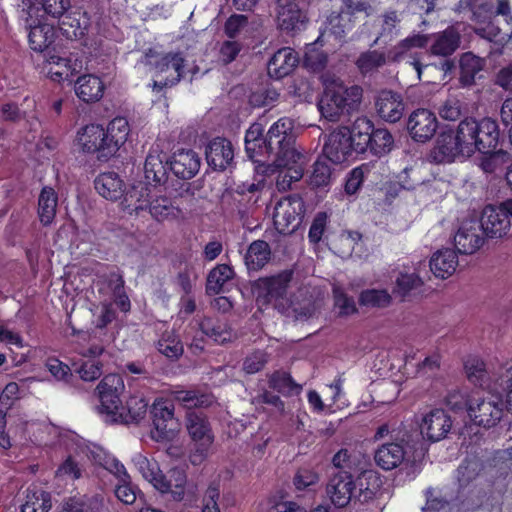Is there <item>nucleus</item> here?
<instances>
[{
    "label": "nucleus",
    "mask_w": 512,
    "mask_h": 512,
    "mask_svg": "<svg viewBox=\"0 0 512 512\" xmlns=\"http://www.w3.org/2000/svg\"><path fill=\"white\" fill-rule=\"evenodd\" d=\"M378 487V478L373 471L362 472L356 484L350 471L340 470L330 478L326 492L336 507L343 508L351 502H369L375 497Z\"/></svg>",
    "instance_id": "1"
},
{
    "label": "nucleus",
    "mask_w": 512,
    "mask_h": 512,
    "mask_svg": "<svg viewBox=\"0 0 512 512\" xmlns=\"http://www.w3.org/2000/svg\"><path fill=\"white\" fill-rule=\"evenodd\" d=\"M363 90L358 85L345 86L340 81L329 84L318 102L319 111L325 119L336 122L344 114L356 110L362 99Z\"/></svg>",
    "instance_id": "2"
},
{
    "label": "nucleus",
    "mask_w": 512,
    "mask_h": 512,
    "mask_svg": "<svg viewBox=\"0 0 512 512\" xmlns=\"http://www.w3.org/2000/svg\"><path fill=\"white\" fill-rule=\"evenodd\" d=\"M295 133L294 121L289 117H282L276 121L266 134L268 151L274 156V165H287V159L299 157L294 148Z\"/></svg>",
    "instance_id": "3"
},
{
    "label": "nucleus",
    "mask_w": 512,
    "mask_h": 512,
    "mask_svg": "<svg viewBox=\"0 0 512 512\" xmlns=\"http://www.w3.org/2000/svg\"><path fill=\"white\" fill-rule=\"evenodd\" d=\"M186 428L194 442V448L189 455V460L195 466L200 465L208 456L214 441L210 423L203 413L188 411L186 414Z\"/></svg>",
    "instance_id": "4"
},
{
    "label": "nucleus",
    "mask_w": 512,
    "mask_h": 512,
    "mask_svg": "<svg viewBox=\"0 0 512 512\" xmlns=\"http://www.w3.org/2000/svg\"><path fill=\"white\" fill-rule=\"evenodd\" d=\"M153 428L151 438L157 442L170 441L180 431V422L175 416L173 400L156 399L150 409Z\"/></svg>",
    "instance_id": "5"
},
{
    "label": "nucleus",
    "mask_w": 512,
    "mask_h": 512,
    "mask_svg": "<svg viewBox=\"0 0 512 512\" xmlns=\"http://www.w3.org/2000/svg\"><path fill=\"white\" fill-rule=\"evenodd\" d=\"M123 390L124 382L118 374H108L98 384L96 391L100 404L97 410L105 422H117L118 414L123 410L120 400Z\"/></svg>",
    "instance_id": "6"
},
{
    "label": "nucleus",
    "mask_w": 512,
    "mask_h": 512,
    "mask_svg": "<svg viewBox=\"0 0 512 512\" xmlns=\"http://www.w3.org/2000/svg\"><path fill=\"white\" fill-rule=\"evenodd\" d=\"M469 128L463 127L462 121L455 132L442 133L435 148V158L439 162H452L457 157H470L472 155L469 141Z\"/></svg>",
    "instance_id": "7"
},
{
    "label": "nucleus",
    "mask_w": 512,
    "mask_h": 512,
    "mask_svg": "<svg viewBox=\"0 0 512 512\" xmlns=\"http://www.w3.org/2000/svg\"><path fill=\"white\" fill-rule=\"evenodd\" d=\"M463 127L469 128L471 140L469 146L472 155L478 152H486L495 150L500 139V130L498 123L491 118H483L476 121L473 118H465L462 120Z\"/></svg>",
    "instance_id": "8"
},
{
    "label": "nucleus",
    "mask_w": 512,
    "mask_h": 512,
    "mask_svg": "<svg viewBox=\"0 0 512 512\" xmlns=\"http://www.w3.org/2000/svg\"><path fill=\"white\" fill-rule=\"evenodd\" d=\"M305 205L298 195L280 199L274 207L273 223L280 234L293 233L302 221Z\"/></svg>",
    "instance_id": "9"
},
{
    "label": "nucleus",
    "mask_w": 512,
    "mask_h": 512,
    "mask_svg": "<svg viewBox=\"0 0 512 512\" xmlns=\"http://www.w3.org/2000/svg\"><path fill=\"white\" fill-rule=\"evenodd\" d=\"M293 278L292 270H283L276 275L261 277L253 283L257 299L263 303L275 302L276 305L286 299L289 284Z\"/></svg>",
    "instance_id": "10"
},
{
    "label": "nucleus",
    "mask_w": 512,
    "mask_h": 512,
    "mask_svg": "<svg viewBox=\"0 0 512 512\" xmlns=\"http://www.w3.org/2000/svg\"><path fill=\"white\" fill-rule=\"evenodd\" d=\"M499 395L475 399L468 407V415L475 425L484 428L494 427L502 418L504 403Z\"/></svg>",
    "instance_id": "11"
},
{
    "label": "nucleus",
    "mask_w": 512,
    "mask_h": 512,
    "mask_svg": "<svg viewBox=\"0 0 512 512\" xmlns=\"http://www.w3.org/2000/svg\"><path fill=\"white\" fill-rule=\"evenodd\" d=\"M374 460L380 468L386 471L401 465L409 466L414 463L410 447L403 440L385 443L378 447L375 451Z\"/></svg>",
    "instance_id": "12"
},
{
    "label": "nucleus",
    "mask_w": 512,
    "mask_h": 512,
    "mask_svg": "<svg viewBox=\"0 0 512 512\" xmlns=\"http://www.w3.org/2000/svg\"><path fill=\"white\" fill-rule=\"evenodd\" d=\"M438 120L433 112L420 108L413 111L407 121V130L411 138L424 143L430 140L436 133Z\"/></svg>",
    "instance_id": "13"
},
{
    "label": "nucleus",
    "mask_w": 512,
    "mask_h": 512,
    "mask_svg": "<svg viewBox=\"0 0 512 512\" xmlns=\"http://www.w3.org/2000/svg\"><path fill=\"white\" fill-rule=\"evenodd\" d=\"M374 106L378 116L389 123L399 121L405 110L402 95L388 89H383L375 95Z\"/></svg>",
    "instance_id": "14"
},
{
    "label": "nucleus",
    "mask_w": 512,
    "mask_h": 512,
    "mask_svg": "<svg viewBox=\"0 0 512 512\" xmlns=\"http://www.w3.org/2000/svg\"><path fill=\"white\" fill-rule=\"evenodd\" d=\"M77 141L84 152L96 153L99 160H107L113 156L107 152L109 143L106 141L105 129L101 125L85 126L78 132Z\"/></svg>",
    "instance_id": "15"
},
{
    "label": "nucleus",
    "mask_w": 512,
    "mask_h": 512,
    "mask_svg": "<svg viewBox=\"0 0 512 512\" xmlns=\"http://www.w3.org/2000/svg\"><path fill=\"white\" fill-rule=\"evenodd\" d=\"M455 248L461 254H473L484 244L478 220L463 221L454 236Z\"/></svg>",
    "instance_id": "16"
},
{
    "label": "nucleus",
    "mask_w": 512,
    "mask_h": 512,
    "mask_svg": "<svg viewBox=\"0 0 512 512\" xmlns=\"http://www.w3.org/2000/svg\"><path fill=\"white\" fill-rule=\"evenodd\" d=\"M452 428V419L443 409L435 408L426 413L420 424L421 434L432 442L444 439Z\"/></svg>",
    "instance_id": "17"
},
{
    "label": "nucleus",
    "mask_w": 512,
    "mask_h": 512,
    "mask_svg": "<svg viewBox=\"0 0 512 512\" xmlns=\"http://www.w3.org/2000/svg\"><path fill=\"white\" fill-rule=\"evenodd\" d=\"M482 233L490 238H501L510 228V219L505 211L494 205H487L478 220Z\"/></svg>",
    "instance_id": "18"
},
{
    "label": "nucleus",
    "mask_w": 512,
    "mask_h": 512,
    "mask_svg": "<svg viewBox=\"0 0 512 512\" xmlns=\"http://www.w3.org/2000/svg\"><path fill=\"white\" fill-rule=\"evenodd\" d=\"M487 61L473 52H465L459 58V83L464 88H470L484 78Z\"/></svg>",
    "instance_id": "19"
},
{
    "label": "nucleus",
    "mask_w": 512,
    "mask_h": 512,
    "mask_svg": "<svg viewBox=\"0 0 512 512\" xmlns=\"http://www.w3.org/2000/svg\"><path fill=\"white\" fill-rule=\"evenodd\" d=\"M350 138L347 127L330 133L323 147L325 158L334 164L346 161L353 152L349 142Z\"/></svg>",
    "instance_id": "20"
},
{
    "label": "nucleus",
    "mask_w": 512,
    "mask_h": 512,
    "mask_svg": "<svg viewBox=\"0 0 512 512\" xmlns=\"http://www.w3.org/2000/svg\"><path fill=\"white\" fill-rule=\"evenodd\" d=\"M205 155L207 163L211 168L224 171L233 162L234 149L229 140L217 137L208 143Z\"/></svg>",
    "instance_id": "21"
},
{
    "label": "nucleus",
    "mask_w": 512,
    "mask_h": 512,
    "mask_svg": "<svg viewBox=\"0 0 512 512\" xmlns=\"http://www.w3.org/2000/svg\"><path fill=\"white\" fill-rule=\"evenodd\" d=\"M201 160L193 150H179L172 156L169 169L181 179L193 178L200 169Z\"/></svg>",
    "instance_id": "22"
},
{
    "label": "nucleus",
    "mask_w": 512,
    "mask_h": 512,
    "mask_svg": "<svg viewBox=\"0 0 512 512\" xmlns=\"http://www.w3.org/2000/svg\"><path fill=\"white\" fill-rule=\"evenodd\" d=\"M34 10L35 8L33 7H29L28 10V16L31 20L28 34L29 44L32 50L43 52L54 42L55 30L53 25L42 23L40 20L35 24V21L32 19ZM36 10L38 11L39 9L36 8Z\"/></svg>",
    "instance_id": "23"
},
{
    "label": "nucleus",
    "mask_w": 512,
    "mask_h": 512,
    "mask_svg": "<svg viewBox=\"0 0 512 512\" xmlns=\"http://www.w3.org/2000/svg\"><path fill=\"white\" fill-rule=\"evenodd\" d=\"M121 206L128 214L139 215L146 211L150 200V189L141 181L131 185L124 193Z\"/></svg>",
    "instance_id": "24"
},
{
    "label": "nucleus",
    "mask_w": 512,
    "mask_h": 512,
    "mask_svg": "<svg viewBox=\"0 0 512 512\" xmlns=\"http://www.w3.org/2000/svg\"><path fill=\"white\" fill-rule=\"evenodd\" d=\"M461 43V35L454 27L430 36V52L435 56L448 57L452 55Z\"/></svg>",
    "instance_id": "25"
},
{
    "label": "nucleus",
    "mask_w": 512,
    "mask_h": 512,
    "mask_svg": "<svg viewBox=\"0 0 512 512\" xmlns=\"http://www.w3.org/2000/svg\"><path fill=\"white\" fill-rule=\"evenodd\" d=\"M104 506L101 494H83L64 499L58 512H102Z\"/></svg>",
    "instance_id": "26"
},
{
    "label": "nucleus",
    "mask_w": 512,
    "mask_h": 512,
    "mask_svg": "<svg viewBox=\"0 0 512 512\" xmlns=\"http://www.w3.org/2000/svg\"><path fill=\"white\" fill-rule=\"evenodd\" d=\"M298 63V57L293 49H279L268 62V73L271 77L281 79L289 75Z\"/></svg>",
    "instance_id": "27"
},
{
    "label": "nucleus",
    "mask_w": 512,
    "mask_h": 512,
    "mask_svg": "<svg viewBox=\"0 0 512 512\" xmlns=\"http://www.w3.org/2000/svg\"><path fill=\"white\" fill-rule=\"evenodd\" d=\"M132 463L142 477L148 481L155 489H166L167 486L163 482V473L159 464L154 459H149L142 453H136L132 457Z\"/></svg>",
    "instance_id": "28"
},
{
    "label": "nucleus",
    "mask_w": 512,
    "mask_h": 512,
    "mask_svg": "<svg viewBox=\"0 0 512 512\" xmlns=\"http://www.w3.org/2000/svg\"><path fill=\"white\" fill-rule=\"evenodd\" d=\"M75 93L83 102H96L103 96L104 84L98 76L86 74L76 80Z\"/></svg>",
    "instance_id": "29"
},
{
    "label": "nucleus",
    "mask_w": 512,
    "mask_h": 512,
    "mask_svg": "<svg viewBox=\"0 0 512 512\" xmlns=\"http://www.w3.org/2000/svg\"><path fill=\"white\" fill-rule=\"evenodd\" d=\"M372 130L373 124L369 119L358 118L355 120L352 128H348V134L351 137L349 142L353 151L364 153L370 148Z\"/></svg>",
    "instance_id": "30"
},
{
    "label": "nucleus",
    "mask_w": 512,
    "mask_h": 512,
    "mask_svg": "<svg viewBox=\"0 0 512 512\" xmlns=\"http://www.w3.org/2000/svg\"><path fill=\"white\" fill-rule=\"evenodd\" d=\"M61 18L59 29L67 39H80L86 34L89 26V19L86 13L73 12L64 14Z\"/></svg>",
    "instance_id": "31"
},
{
    "label": "nucleus",
    "mask_w": 512,
    "mask_h": 512,
    "mask_svg": "<svg viewBox=\"0 0 512 512\" xmlns=\"http://www.w3.org/2000/svg\"><path fill=\"white\" fill-rule=\"evenodd\" d=\"M96 191L105 199L116 201L122 198L124 184L118 174L107 172L100 174L94 181Z\"/></svg>",
    "instance_id": "32"
},
{
    "label": "nucleus",
    "mask_w": 512,
    "mask_h": 512,
    "mask_svg": "<svg viewBox=\"0 0 512 512\" xmlns=\"http://www.w3.org/2000/svg\"><path fill=\"white\" fill-rule=\"evenodd\" d=\"M457 265V254L450 248L437 251L430 260L432 273L442 279L451 276L455 272Z\"/></svg>",
    "instance_id": "33"
},
{
    "label": "nucleus",
    "mask_w": 512,
    "mask_h": 512,
    "mask_svg": "<svg viewBox=\"0 0 512 512\" xmlns=\"http://www.w3.org/2000/svg\"><path fill=\"white\" fill-rule=\"evenodd\" d=\"M130 132L129 123L124 117H116L111 120L105 129L106 141L109 143L108 153H115L127 141Z\"/></svg>",
    "instance_id": "34"
},
{
    "label": "nucleus",
    "mask_w": 512,
    "mask_h": 512,
    "mask_svg": "<svg viewBox=\"0 0 512 512\" xmlns=\"http://www.w3.org/2000/svg\"><path fill=\"white\" fill-rule=\"evenodd\" d=\"M287 160V165H275L277 168L282 169L276 181L278 190L290 188L292 182L299 181L304 174V156L302 154L299 157L288 158Z\"/></svg>",
    "instance_id": "35"
},
{
    "label": "nucleus",
    "mask_w": 512,
    "mask_h": 512,
    "mask_svg": "<svg viewBox=\"0 0 512 512\" xmlns=\"http://www.w3.org/2000/svg\"><path fill=\"white\" fill-rule=\"evenodd\" d=\"M169 163L166 161V156L161 155L158 151H151L144 163V174L148 181H152L156 184H163L167 180L168 166Z\"/></svg>",
    "instance_id": "36"
},
{
    "label": "nucleus",
    "mask_w": 512,
    "mask_h": 512,
    "mask_svg": "<svg viewBox=\"0 0 512 512\" xmlns=\"http://www.w3.org/2000/svg\"><path fill=\"white\" fill-rule=\"evenodd\" d=\"M198 325L203 334L218 344L229 342L234 337L232 328L225 321L204 317Z\"/></svg>",
    "instance_id": "37"
},
{
    "label": "nucleus",
    "mask_w": 512,
    "mask_h": 512,
    "mask_svg": "<svg viewBox=\"0 0 512 512\" xmlns=\"http://www.w3.org/2000/svg\"><path fill=\"white\" fill-rule=\"evenodd\" d=\"M172 400L191 411L192 408H207L214 403L212 394L198 390H175L171 393Z\"/></svg>",
    "instance_id": "38"
},
{
    "label": "nucleus",
    "mask_w": 512,
    "mask_h": 512,
    "mask_svg": "<svg viewBox=\"0 0 512 512\" xmlns=\"http://www.w3.org/2000/svg\"><path fill=\"white\" fill-rule=\"evenodd\" d=\"M271 250L269 244L263 240L252 242L245 254V264L249 271H258L262 269L270 260Z\"/></svg>",
    "instance_id": "39"
},
{
    "label": "nucleus",
    "mask_w": 512,
    "mask_h": 512,
    "mask_svg": "<svg viewBox=\"0 0 512 512\" xmlns=\"http://www.w3.org/2000/svg\"><path fill=\"white\" fill-rule=\"evenodd\" d=\"M51 508L52 501L49 492L37 487H29L26 490L25 500L21 505L22 512H49Z\"/></svg>",
    "instance_id": "40"
},
{
    "label": "nucleus",
    "mask_w": 512,
    "mask_h": 512,
    "mask_svg": "<svg viewBox=\"0 0 512 512\" xmlns=\"http://www.w3.org/2000/svg\"><path fill=\"white\" fill-rule=\"evenodd\" d=\"M480 153L478 166L486 174L501 172L512 160L510 154L502 149Z\"/></svg>",
    "instance_id": "41"
},
{
    "label": "nucleus",
    "mask_w": 512,
    "mask_h": 512,
    "mask_svg": "<svg viewBox=\"0 0 512 512\" xmlns=\"http://www.w3.org/2000/svg\"><path fill=\"white\" fill-rule=\"evenodd\" d=\"M147 407L148 402L143 397H130L126 402V406L123 407V410H120L116 423H138L145 417Z\"/></svg>",
    "instance_id": "42"
},
{
    "label": "nucleus",
    "mask_w": 512,
    "mask_h": 512,
    "mask_svg": "<svg viewBox=\"0 0 512 512\" xmlns=\"http://www.w3.org/2000/svg\"><path fill=\"white\" fill-rule=\"evenodd\" d=\"M465 369L468 379L473 384L495 390V378L498 377L500 368L490 376L484 363L479 359H473L466 362Z\"/></svg>",
    "instance_id": "43"
},
{
    "label": "nucleus",
    "mask_w": 512,
    "mask_h": 512,
    "mask_svg": "<svg viewBox=\"0 0 512 512\" xmlns=\"http://www.w3.org/2000/svg\"><path fill=\"white\" fill-rule=\"evenodd\" d=\"M163 482L167 488L157 489L160 493H170L175 501L184 500L187 476L183 469L173 468L168 472V476L163 474Z\"/></svg>",
    "instance_id": "44"
},
{
    "label": "nucleus",
    "mask_w": 512,
    "mask_h": 512,
    "mask_svg": "<svg viewBox=\"0 0 512 512\" xmlns=\"http://www.w3.org/2000/svg\"><path fill=\"white\" fill-rule=\"evenodd\" d=\"M58 196L51 187H44L38 198V216L43 225H49L55 218Z\"/></svg>",
    "instance_id": "45"
},
{
    "label": "nucleus",
    "mask_w": 512,
    "mask_h": 512,
    "mask_svg": "<svg viewBox=\"0 0 512 512\" xmlns=\"http://www.w3.org/2000/svg\"><path fill=\"white\" fill-rule=\"evenodd\" d=\"M184 58L181 53H166L158 57L153 63L156 77H160L163 73H169L168 76L179 74V80L183 76Z\"/></svg>",
    "instance_id": "46"
},
{
    "label": "nucleus",
    "mask_w": 512,
    "mask_h": 512,
    "mask_svg": "<svg viewBox=\"0 0 512 512\" xmlns=\"http://www.w3.org/2000/svg\"><path fill=\"white\" fill-rule=\"evenodd\" d=\"M234 277L233 269L227 264H219L214 267L207 276L206 293L208 295L219 294L225 283Z\"/></svg>",
    "instance_id": "47"
},
{
    "label": "nucleus",
    "mask_w": 512,
    "mask_h": 512,
    "mask_svg": "<svg viewBox=\"0 0 512 512\" xmlns=\"http://www.w3.org/2000/svg\"><path fill=\"white\" fill-rule=\"evenodd\" d=\"M147 210L157 221H163L168 218L178 216L180 210L172 204L170 198L165 195L150 197Z\"/></svg>",
    "instance_id": "48"
},
{
    "label": "nucleus",
    "mask_w": 512,
    "mask_h": 512,
    "mask_svg": "<svg viewBox=\"0 0 512 512\" xmlns=\"http://www.w3.org/2000/svg\"><path fill=\"white\" fill-rule=\"evenodd\" d=\"M269 387L283 396L299 395L302 386L296 383L291 375L285 371H276L269 377Z\"/></svg>",
    "instance_id": "49"
},
{
    "label": "nucleus",
    "mask_w": 512,
    "mask_h": 512,
    "mask_svg": "<svg viewBox=\"0 0 512 512\" xmlns=\"http://www.w3.org/2000/svg\"><path fill=\"white\" fill-rule=\"evenodd\" d=\"M353 26L354 19L340 10L331 13L327 18L326 31L334 35L336 39H342L347 32L352 30Z\"/></svg>",
    "instance_id": "50"
},
{
    "label": "nucleus",
    "mask_w": 512,
    "mask_h": 512,
    "mask_svg": "<svg viewBox=\"0 0 512 512\" xmlns=\"http://www.w3.org/2000/svg\"><path fill=\"white\" fill-rule=\"evenodd\" d=\"M277 21L281 30L287 32L297 31L303 27L306 16L298 6L277 12Z\"/></svg>",
    "instance_id": "51"
},
{
    "label": "nucleus",
    "mask_w": 512,
    "mask_h": 512,
    "mask_svg": "<svg viewBox=\"0 0 512 512\" xmlns=\"http://www.w3.org/2000/svg\"><path fill=\"white\" fill-rule=\"evenodd\" d=\"M386 63L384 52L378 50H368L359 55L356 60V66L361 74H369L377 71Z\"/></svg>",
    "instance_id": "52"
},
{
    "label": "nucleus",
    "mask_w": 512,
    "mask_h": 512,
    "mask_svg": "<svg viewBox=\"0 0 512 512\" xmlns=\"http://www.w3.org/2000/svg\"><path fill=\"white\" fill-rule=\"evenodd\" d=\"M394 147V138L385 128L372 130L370 151L376 156L388 154Z\"/></svg>",
    "instance_id": "53"
},
{
    "label": "nucleus",
    "mask_w": 512,
    "mask_h": 512,
    "mask_svg": "<svg viewBox=\"0 0 512 512\" xmlns=\"http://www.w3.org/2000/svg\"><path fill=\"white\" fill-rule=\"evenodd\" d=\"M359 303L370 308H384L390 305L391 295L384 289H366L360 293Z\"/></svg>",
    "instance_id": "54"
},
{
    "label": "nucleus",
    "mask_w": 512,
    "mask_h": 512,
    "mask_svg": "<svg viewBox=\"0 0 512 512\" xmlns=\"http://www.w3.org/2000/svg\"><path fill=\"white\" fill-rule=\"evenodd\" d=\"M422 285L423 281L417 274H400L396 280L394 292L404 300L406 297L419 291Z\"/></svg>",
    "instance_id": "55"
},
{
    "label": "nucleus",
    "mask_w": 512,
    "mask_h": 512,
    "mask_svg": "<svg viewBox=\"0 0 512 512\" xmlns=\"http://www.w3.org/2000/svg\"><path fill=\"white\" fill-rule=\"evenodd\" d=\"M157 349L171 360L178 359L183 354V345L172 332L163 334L157 343Z\"/></svg>",
    "instance_id": "56"
},
{
    "label": "nucleus",
    "mask_w": 512,
    "mask_h": 512,
    "mask_svg": "<svg viewBox=\"0 0 512 512\" xmlns=\"http://www.w3.org/2000/svg\"><path fill=\"white\" fill-rule=\"evenodd\" d=\"M399 22L400 19L396 11H388L384 13L382 15L380 32L373 45H375L379 40H382L385 43L391 41L397 35V25Z\"/></svg>",
    "instance_id": "57"
},
{
    "label": "nucleus",
    "mask_w": 512,
    "mask_h": 512,
    "mask_svg": "<svg viewBox=\"0 0 512 512\" xmlns=\"http://www.w3.org/2000/svg\"><path fill=\"white\" fill-rule=\"evenodd\" d=\"M326 158L318 159L313 165V171L310 175V185L314 187H324L330 184L332 179V170Z\"/></svg>",
    "instance_id": "58"
},
{
    "label": "nucleus",
    "mask_w": 512,
    "mask_h": 512,
    "mask_svg": "<svg viewBox=\"0 0 512 512\" xmlns=\"http://www.w3.org/2000/svg\"><path fill=\"white\" fill-rule=\"evenodd\" d=\"M280 94L275 88L266 87L259 88L253 91L249 96V103L253 107H264L273 105L278 99Z\"/></svg>",
    "instance_id": "59"
},
{
    "label": "nucleus",
    "mask_w": 512,
    "mask_h": 512,
    "mask_svg": "<svg viewBox=\"0 0 512 512\" xmlns=\"http://www.w3.org/2000/svg\"><path fill=\"white\" fill-rule=\"evenodd\" d=\"M334 305L339 310V315L347 316L357 311L354 299L348 296L340 286L333 287Z\"/></svg>",
    "instance_id": "60"
},
{
    "label": "nucleus",
    "mask_w": 512,
    "mask_h": 512,
    "mask_svg": "<svg viewBox=\"0 0 512 512\" xmlns=\"http://www.w3.org/2000/svg\"><path fill=\"white\" fill-rule=\"evenodd\" d=\"M370 171L368 163L352 169L346 179L345 192L349 195L356 194L361 188L365 175Z\"/></svg>",
    "instance_id": "61"
},
{
    "label": "nucleus",
    "mask_w": 512,
    "mask_h": 512,
    "mask_svg": "<svg viewBox=\"0 0 512 512\" xmlns=\"http://www.w3.org/2000/svg\"><path fill=\"white\" fill-rule=\"evenodd\" d=\"M445 404L454 412L468 411V407L473 403V400L469 399L466 391L459 389L450 390L445 397Z\"/></svg>",
    "instance_id": "62"
},
{
    "label": "nucleus",
    "mask_w": 512,
    "mask_h": 512,
    "mask_svg": "<svg viewBox=\"0 0 512 512\" xmlns=\"http://www.w3.org/2000/svg\"><path fill=\"white\" fill-rule=\"evenodd\" d=\"M462 102L456 97H449L439 108V115L449 121H456L462 115Z\"/></svg>",
    "instance_id": "63"
},
{
    "label": "nucleus",
    "mask_w": 512,
    "mask_h": 512,
    "mask_svg": "<svg viewBox=\"0 0 512 512\" xmlns=\"http://www.w3.org/2000/svg\"><path fill=\"white\" fill-rule=\"evenodd\" d=\"M44 14L52 18H61L70 7V0H37Z\"/></svg>",
    "instance_id": "64"
}]
</instances>
